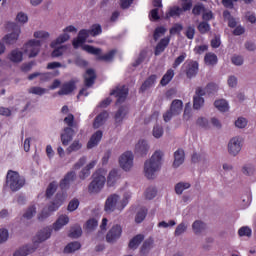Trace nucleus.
<instances>
[{"label":"nucleus","mask_w":256,"mask_h":256,"mask_svg":"<svg viewBox=\"0 0 256 256\" xmlns=\"http://www.w3.org/2000/svg\"><path fill=\"white\" fill-rule=\"evenodd\" d=\"M117 179H119V171L117 169L111 170L108 175V183L113 185Z\"/></svg>","instance_id":"49530a36"},{"label":"nucleus","mask_w":256,"mask_h":256,"mask_svg":"<svg viewBox=\"0 0 256 256\" xmlns=\"http://www.w3.org/2000/svg\"><path fill=\"white\" fill-rule=\"evenodd\" d=\"M174 161L172 163L173 169H179L185 163V150L178 148L173 154Z\"/></svg>","instance_id":"f3484780"},{"label":"nucleus","mask_w":256,"mask_h":256,"mask_svg":"<svg viewBox=\"0 0 256 256\" xmlns=\"http://www.w3.org/2000/svg\"><path fill=\"white\" fill-rule=\"evenodd\" d=\"M79 249H81V243L77 241L71 242L65 246L64 253L66 254L75 253V251H79Z\"/></svg>","instance_id":"f704fd0d"},{"label":"nucleus","mask_w":256,"mask_h":256,"mask_svg":"<svg viewBox=\"0 0 256 256\" xmlns=\"http://www.w3.org/2000/svg\"><path fill=\"white\" fill-rule=\"evenodd\" d=\"M92 181L88 185V192L97 195V193H101L103 188L105 187V183L107 178H105V174L101 172V170L96 171L92 175Z\"/></svg>","instance_id":"39448f33"},{"label":"nucleus","mask_w":256,"mask_h":256,"mask_svg":"<svg viewBox=\"0 0 256 256\" xmlns=\"http://www.w3.org/2000/svg\"><path fill=\"white\" fill-rule=\"evenodd\" d=\"M157 81V75H151L141 86L140 91H147L151 87H155Z\"/></svg>","instance_id":"2f4dec72"},{"label":"nucleus","mask_w":256,"mask_h":256,"mask_svg":"<svg viewBox=\"0 0 256 256\" xmlns=\"http://www.w3.org/2000/svg\"><path fill=\"white\" fill-rule=\"evenodd\" d=\"M185 59H187V53H182L180 56H178L174 63H173V68L177 69V67L179 65H181V63H183V61H185Z\"/></svg>","instance_id":"680f3d73"},{"label":"nucleus","mask_w":256,"mask_h":256,"mask_svg":"<svg viewBox=\"0 0 256 256\" xmlns=\"http://www.w3.org/2000/svg\"><path fill=\"white\" fill-rule=\"evenodd\" d=\"M83 235V230L81 229V226H76L71 229L69 236L73 239H79Z\"/></svg>","instance_id":"8fccbe9b"},{"label":"nucleus","mask_w":256,"mask_h":256,"mask_svg":"<svg viewBox=\"0 0 256 256\" xmlns=\"http://www.w3.org/2000/svg\"><path fill=\"white\" fill-rule=\"evenodd\" d=\"M187 229H189V223L182 221L180 224L177 225L174 231V236L181 237V235H184V233H187Z\"/></svg>","instance_id":"7c9ffc66"},{"label":"nucleus","mask_w":256,"mask_h":256,"mask_svg":"<svg viewBox=\"0 0 256 256\" xmlns=\"http://www.w3.org/2000/svg\"><path fill=\"white\" fill-rule=\"evenodd\" d=\"M83 147V144H81L79 141H74L68 148H67V153L71 154L75 151H79Z\"/></svg>","instance_id":"5fc2aeb1"},{"label":"nucleus","mask_w":256,"mask_h":256,"mask_svg":"<svg viewBox=\"0 0 256 256\" xmlns=\"http://www.w3.org/2000/svg\"><path fill=\"white\" fill-rule=\"evenodd\" d=\"M156 195H157V190L153 187H150L145 191L146 199H149V200L155 199Z\"/></svg>","instance_id":"052dcab7"},{"label":"nucleus","mask_w":256,"mask_h":256,"mask_svg":"<svg viewBox=\"0 0 256 256\" xmlns=\"http://www.w3.org/2000/svg\"><path fill=\"white\" fill-rule=\"evenodd\" d=\"M8 59L12 63H21L23 61V52L19 49H14L9 53Z\"/></svg>","instance_id":"393cba45"},{"label":"nucleus","mask_w":256,"mask_h":256,"mask_svg":"<svg viewBox=\"0 0 256 256\" xmlns=\"http://www.w3.org/2000/svg\"><path fill=\"white\" fill-rule=\"evenodd\" d=\"M244 140L241 136L232 137L227 144V151L230 157H237L243 149Z\"/></svg>","instance_id":"423d86ee"},{"label":"nucleus","mask_w":256,"mask_h":256,"mask_svg":"<svg viewBox=\"0 0 256 256\" xmlns=\"http://www.w3.org/2000/svg\"><path fill=\"white\" fill-rule=\"evenodd\" d=\"M146 217H147V209L142 208L137 212L136 217H135V222L143 223V221L145 220Z\"/></svg>","instance_id":"a18cd8bd"},{"label":"nucleus","mask_w":256,"mask_h":256,"mask_svg":"<svg viewBox=\"0 0 256 256\" xmlns=\"http://www.w3.org/2000/svg\"><path fill=\"white\" fill-rule=\"evenodd\" d=\"M96 77L97 76L95 75V71L93 69H88L84 75V83L86 87H91V85L95 83Z\"/></svg>","instance_id":"cd10ccee"},{"label":"nucleus","mask_w":256,"mask_h":256,"mask_svg":"<svg viewBox=\"0 0 256 256\" xmlns=\"http://www.w3.org/2000/svg\"><path fill=\"white\" fill-rule=\"evenodd\" d=\"M243 175H248L250 177L255 173V166L253 164H246L242 168Z\"/></svg>","instance_id":"3c124183"},{"label":"nucleus","mask_w":256,"mask_h":256,"mask_svg":"<svg viewBox=\"0 0 256 256\" xmlns=\"http://www.w3.org/2000/svg\"><path fill=\"white\" fill-rule=\"evenodd\" d=\"M34 251H35V249H33L29 245H26V246L20 248L19 250H17L14 253V256H27V255H31V253H33Z\"/></svg>","instance_id":"4c0bfd02"},{"label":"nucleus","mask_w":256,"mask_h":256,"mask_svg":"<svg viewBox=\"0 0 256 256\" xmlns=\"http://www.w3.org/2000/svg\"><path fill=\"white\" fill-rule=\"evenodd\" d=\"M69 223V216L67 215H61L57 219V221L53 224L54 231H59V229H62Z\"/></svg>","instance_id":"bb28decb"},{"label":"nucleus","mask_w":256,"mask_h":256,"mask_svg":"<svg viewBox=\"0 0 256 256\" xmlns=\"http://www.w3.org/2000/svg\"><path fill=\"white\" fill-rule=\"evenodd\" d=\"M133 159H135V156H133V152H124L119 158L121 169H123L124 171H131V169H133Z\"/></svg>","instance_id":"9b49d317"},{"label":"nucleus","mask_w":256,"mask_h":256,"mask_svg":"<svg viewBox=\"0 0 256 256\" xmlns=\"http://www.w3.org/2000/svg\"><path fill=\"white\" fill-rule=\"evenodd\" d=\"M203 105H205V99L203 97H200V96L193 97V108L194 109L199 111V109H201V107H203Z\"/></svg>","instance_id":"79ce46f5"},{"label":"nucleus","mask_w":256,"mask_h":256,"mask_svg":"<svg viewBox=\"0 0 256 256\" xmlns=\"http://www.w3.org/2000/svg\"><path fill=\"white\" fill-rule=\"evenodd\" d=\"M143 239H145V236L142 234L136 235L133 239L130 240L129 242V248L130 249H137L141 243H143Z\"/></svg>","instance_id":"72a5a7b5"},{"label":"nucleus","mask_w":256,"mask_h":256,"mask_svg":"<svg viewBox=\"0 0 256 256\" xmlns=\"http://www.w3.org/2000/svg\"><path fill=\"white\" fill-rule=\"evenodd\" d=\"M231 62L233 65H236V67H241V65H243V63H244L243 56L234 55L231 58Z\"/></svg>","instance_id":"13d9d810"},{"label":"nucleus","mask_w":256,"mask_h":256,"mask_svg":"<svg viewBox=\"0 0 256 256\" xmlns=\"http://www.w3.org/2000/svg\"><path fill=\"white\" fill-rule=\"evenodd\" d=\"M183 14V8L179 6H173L169 9L168 13L166 14V18L169 19V17H179Z\"/></svg>","instance_id":"e433bc0d"},{"label":"nucleus","mask_w":256,"mask_h":256,"mask_svg":"<svg viewBox=\"0 0 256 256\" xmlns=\"http://www.w3.org/2000/svg\"><path fill=\"white\" fill-rule=\"evenodd\" d=\"M191 188V183L189 182H179L175 185V193L176 195H183V191Z\"/></svg>","instance_id":"c9c22d12"},{"label":"nucleus","mask_w":256,"mask_h":256,"mask_svg":"<svg viewBox=\"0 0 256 256\" xmlns=\"http://www.w3.org/2000/svg\"><path fill=\"white\" fill-rule=\"evenodd\" d=\"M66 49H67L66 46H60V47L54 49L52 52V57H61V55H63V53H65Z\"/></svg>","instance_id":"338daca9"},{"label":"nucleus","mask_w":256,"mask_h":256,"mask_svg":"<svg viewBox=\"0 0 256 256\" xmlns=\"http://www.w3.org/2000/svg\"><path fill=\"white\" fill-rule=\"evenodd\" d=\"M125 115H127V109L121 107L115 115L116 123H121L125 119Z\"/></svg>","instance_id":"09e8293b"},{"label":"nucleus","mask_w":256,"mask_h":256,"mask_svg":"<svg viewBox=\"0 0 256 256\" xmlns=\"http://www.w3.org/2000/svg\"><path fill=\"white\" fill-rule=\"evenodd\" d=\"M185 35L187 39H193L195 37V26H188Z\"/></svg>","instance_id":"774afa93"},{"label":"nucleus","mask_w":256,"mask_h":256,"mask_svg":"<svg viewBox=\"0 0 256 256\" xmlns=\"http://www.w3.org/2000/svg\"><path fill=\"white\" fill-rule=\"evenodd\" d=\"M51 238V228H44L36 235V243H43Z\"/></svg>","instance_id":"4be33fe9"},{"label":"nucleus","mask_w":256,"mask_h":256,"mask_svg":"<svg viewBox=\"0 0 256 256\" xmlns=\"http://www.w3.org/2000/svg\"><path fill=\"white\" fill-rule=\"evenodd\" d=\"M56 191H57V182L50 183L46 189V197L48 199L53 197Z\"/></svg>","instance_id":"c03bdc74"},{"label":"nucleus","mask_w":256,"mask_h":256,"mask_svg":"<svg viewBox=\"0 0 256 256\" xmlns=\"http://www.w3.org/2000/svg\"><path fill=\"white\" fill-rule=\"evenodd\" d=\"M77 179V173L75 171H69L64 178L60 181V189L62 191H67L71 187V183Z\"/></svg>","instance_id":"dca6fc26"},{"label":"nucleus","mask_w":256,"mask_h":256,"mask_svg":"<svg viewBox=\"0 0 256 256\" xmlns=\"http://www.w3.org/2000/svg\"><path fill=\"white\" fill-rule=\"evenodd\" d=\"M173 77H175V71H173V69L167 70V72L164 74L160 81V85H162V87L169 85V83H171V81L173 80Z\"/></svg>","instance_id":"c756f323"},{"label":"nucleus","mask_w":256,"mask_h":256,"mask_svg":"<svg viewBox=\"0 0 256 256\" xmlns=\"http://www.w3.org/2000/svg\"><path fill=\"white\" fill-rule=\"evenodd\" d=\"M69 33H77L76 27L70 25L64 28L63 33L51 42L50 47L52 49H56L58 45H63V43H67V41L71 39V35Z\"/></svg>","instance_id":"0eeeda50"},{"label":"nucleus","mask_w":256,"mask_h":256,"mask_svg":"<svg viewBox=\"0 0 256 256\" xmlns=\"http://www.w3.org/2000/svg\"><path fill=\"white\" fill-rule=\"evenodd\" d=\"M25 177L21 176L19 172L8 170L6 175V185L13 193L25 187Z\"/></svg>","instance_id":"20e7f679"},{"label":"nucleus","mask_w":256,"mask_h":256,"mask_svg":"<svg viewBox=\"0 0 256 256\" xmlns=\"http://www.w3.org/2000/svg\"><path fill=\"white\" fill-rule=\"evenodd\" d=\"M165 153L162 150H156L150 159L144 162V175L147 179H155V175L161 171Z\"/></svg>","instance_id":"f03ea898"},{"label":"nucleus","mask_w":256,"mask_h":256,"mask_svg":"<svg viewBox=\"0 0 256 256\" xmlns=\"http://www.w3.org/2000/svg\"><path fill=\"white\" fill-rule=\"evenodd\" d=\"M122 233H123V228H121V225L116 224L112 226V228L108 231L106 235L107 243H115L118 239L121 238Z\"/></svg>","instance_id":"ddd939ff"},{"label":"nucleus","mask_w":256,"mask_h":256,"mask_svg":"<svg viewBox=\"0 0 256 256\" xmlns=\"http://www.w3.org/2000/svg\"><path fill=\"white\" fill-rule=\"evenodd\" d=\"M101 25L94 24L90 30H80L78 33V37L73 40L72 45L74 49H79V47H82L83 51H86V53H90V55H96L98 61H113V57H115V53H117L116 50H111L107 54L101 55V48H96L91 45H84L87 41V37L90 35L92 37H97V35H101Z\"/></svg>","instance_id":"f257e3e1"},{"label":"nucleus","mask_w":256,"mask_h":256,"mask_svg":"<svg viewBox=\"0 0 256 256\" xmlns=\"http://www.w3.org/2000/svg\"><path fill=\"white\" fill-rule=\"evenodd\" d=\"M75 91V82L70 81L63 84L62 88L58 91V95H69Z\"/></svg>","instance_id":"a878e982"},{"label":"nucleus","mask_w":256,"mask_h":256,"mask_svg":"<svg viewBox=\"0 0 256 256\" xmlns=\"http://www.w3.org/2000/svg\"><path fill=\"white\" fill-rule=\"evenodd\" d=\"M41 46V40L30 39L24 45L23 50L28 57H37V55H39V51H41Z\"/></svg>","instance_id":"1a4fd4ad"},{"label":"nucleus","mask_w":256,"mask_h":256,"mask_svg":"<svg viewBox=\"0 0 256 256\" xmlns=\"http://www.w3.org/2000/svg\"><path fill=\"white\" fill-rule=\"evenodd\" d=\"M73 137H75V130L73 129H66L61 134V141L63 145H69L70 141H73Z\"/></svg>","instance_id":"b1692460"},{"label":"nucleus","mask_w":256,"mask_h":256,"mask_svg":"<svg viewBox=\"0 0 256 256\" xmlns=\"http://www.w3.org/2000/svg\"><path fill=\"white\" fill-rule=\"evenodd\" d=\"M165 33H167V28L160 26L157 27L154 31V41H159V39H161V37H163V35H165Z\"/></svg>","instance_id":"37998d69"},{"label":"nucleus","mask_w":256,"mask_h":256,"mask_svg":"<svg viewBox=\"0 0 256 256\" xmlns=\"http://www.w3.org/2000/svg\"><path fill=\"white\" fill-rule=\"evenodd\" d=\"M204 61L206 63V65H217V55L215 53H207L204 57Z\"/></svg>","instance_id":"58836bf2"},{"label":"nucleus","mask_w":256,"mask_h":256,"mask_svg":"<svg viewBox=\"0 0 256 256\" xmlns=\"http://www.w3.org/2000/svg\"><path fill=\"white\" fill-rule=\"evenodd\" d=\"M35 215H37V208L35 207V205H32L30 207H28V209L25 211V213L23 214L24 219H33V217H35Z\"/></svg>","instance_id":"a19ab883"},{"label":"nucleus","mask_w":256,"mask_h":256,"mask_svg":"<svg viewBox=\"0 0 256 256\" xmlns=\"http://www.w3.org/2000/svg\"><path fill=\"white\" fill-rule=\"evenodd\" d=\"M181 111H183V101L176 99L173 100L170 106V109L163 114V120L165 123H169L173 117H177V115H181Z\"/></svg>","instance_id":"6e6552de"},{"label":"nucleus","mask_w":256,"mask_h":256,"mask_svg":"<svg viewBox=\"0 0 256 256\" xmlns=\"http://www.w3.org/2000/svg\"><path fill=\"white\" fill-rule=\"evenodd\" d=\"M150 149L151 146L149 145V142L145 139H140L135 144L134 153L135 155H138V157H147Z\"/></svg>","instance_id":"f8f14e48"},{"label":"nucleus","mask_w":256,"mask_h":256,"mask_svg":"<svg viewBox=\"0 0 256 256\" xmlns=\"http://www.w3.org/2000/svg\"><path fill=\"white\" fill-rule=\"evenodd\" d=\"M101 139H103V131L98 130L89 139L87 149H94V147H97V145L101 143Z\"/></svg>","instance_id":"a211bd4d"},{"label":"nucleus","mask_w":256,"mask_h":256,"mask_svg":"<svg viewBox=\"0 0 256 256\" xmlns=\"http://www.w3.org/2000/svg\"><path fill=\"white\" fill-rule=\"evenodd\" d=\"M184 66L186 68V76L188 79H193V77H196L197 73H199V63L197 61H187Z\"/></svg>","instance_id":"2eb2a0df"},{"label":"nucleus","mask_w":256,"mask_h":256,"mask_svg":"<svg viewBox=\"0 0 256 256\" xmlns=\"http://www.w3.org/2000/svg\"><path fill=\"white\" fill-rule=\"evenodd\" d=\"M214 107L221 113H227L229 111V102L225 99H219L214 102Z\"/></svg>","instance_id":"c85d7f7f"},{"label":"nucleus","mask_w":256,"mask_h":256,"mask_svg":"<svg viewBox=\"0 0 256 256\" xmlns=\"http://www.w3.org/2000/svg\"><path fill=\"white\" fill-rule=\"evenodd\" d=\"M33 37L36 41H41V45L51 37V34L46 30H36L33 33Z\"/></svg>","instance_id":"5701e85b"},{"label":"nucleus","mask_w":256,"mask_h":256,"mask_svg":"<svg viewBox=\"0 0 256 256\" xmlns=\"http://www.w3.org/2000/svg\"><path fill=\"white\" fill-rule=\"evenodd\" d=\"M66 199H67V192H64V191L58 192L53 201L56 204V209H59V207H61V205L65 203Z\"/></svg>","instance_id":"473e14b6"},{"label":"nucleus","mask_w":256,"mask_h":256,"mask_svg":"<svg viewBox=\"0 0 256 256\" xmlns=\"http://www.w3.org/2000/svg\"><path fill=\"white\" fill-rule=\"evenodd\" d=\"M169 43H171V37L167 36L162 38L158 44L156 45L155 48V55H161V53H163V51H165V49H167V47L169 46Z\"/></svg>","instance_id":"aec40b11"},{"label":"nucleus","mask_w":256,"mask_h":256,"mask_svg":"<svg viewBox=\"0 0 256 256\" xmlns=\"http://www.w3.org/2000/svg\"><path fill=\"white\" fill-rule=\"evenodd\" d=\"M109 118V113L107 111L101 112L96 118L94 119V129H99V127H103L105 125V121Z\"/></svg>","instance_id":"412c9836"},{"label":"nucleus","mask_w":256,"mask_h":256,"mask_svg":"<svg viewBox=\"0 0 256 256\" xmlns=\"http://www.w3.org/2000/svg\"><path fill=\"white\" fill-rule=\"evenodd\" d=\"M121 197L117 194H111L107 197L104 205V211L106 213H113L114 211H123L127 207L129 196H125V199L120 201Z\"/></svg>","instance_id":"7ed1b4c3"},{"label":"nucleus","mask_w":256,"mask_h":256,"mask_svg":"<svg viewBox=\"0 0 256 256\" xmlns=\"http://www.w3.org/2000/svg\"><path fill=\"white\" fill-rule=\"evenodd\" d=\"M99 226V222L95 218H91L86 222V231L88 233H91V231H95L97 227Z\"/></svg>","instance_id":"ea45409f"},{"label":"nucleus","mask_w":256,"mask_h":256,"mask_svg":"<svg viewBox=\"0 0 256 256\" xmlns=\"http://www.w3.org/2000/svg\"><path fill=\"white\" fill-rule=\"evenodd\" d=\"M36 77H40L41 81H47V79H49V73H39V72H35L33 74H31L28 79L30 81H33V79H35Z\"/></svg>","instance_id":"6e6d98bb"},{"label":"nucleus","mask_w":256,"mask_h":256,"mask_svg":"<svg viewBox=\"0 0 256 256\" xmlns=\"http://www.w3.org/2000/svg\"><path fill=\"white\" fill-rule=\"evenodd\" d=\"M249 121L245 117H238L237 120L235 121V127L237 129H245L247 127Z\"/></svg>","instance_id":"de8ad7c7"},{"label":"nucleus","mask_w":256,"mask_h":256,"mask_svg":"<svg viewBox=\"0 0 256 256\" xmlns=\"http://www.w3.org/2000/svg\"><path fill=\"white\" fill-rule=\"evenodd\" d=\"M192 231L195 235H203L207 232V224L201 220H196L192 223Z\"/></svg>","instance_id":"6ab92c4d"},{"label":"nucleus","mask_w":256,"mask_h":256,"mask_svg":"<svg viewBox=\"0 0 256 256\" xmlns=\"http://www.w3.org/2000/svg\"><path fill=\"white\" fill-rule=\"evenodd\" d=\"M110 95H115L117 98V103H123L129 95V88L125 85L117 86L114 90L110 92Z\"/></svg>","instance_id":"4468645a"},{"label":"nucleus","mask_w":256,"mask_h":256,"mask_svg":"<svg viewBox=\"0 0 256 256\" xmlns=\"http://www.w3.org/2000/svg\"><path fill=\"white\" fill-rule=\"evenodd\" d=\"M217 91H219V85H217L216 83H209L206 86V92L208 94L217 93Z\"/></svg>","instance_id":"69168bd1"},{"label":"nucleus","mask_w":256,"mask_h":256,"mask_svg":"<svg viewBox=\"0 0 256 256\" xmlns=\"http://www.w3.org/2000/svg\"><path fill=\"white\" fill-rule=\"evenodd\" d=\"M153 247V238H149L144 241L141 251L142 253H148Z\"/></svg>","instance_id":"864d4df0"},{"label":"nucleus","mask_w":256,"mask_h":256,"mask_svg":"<svg viewBox=\"0 0 256 256\" xmlns=\"http://www.w3.org/2000/svg\"><path fill=\"white\" fill-rule=\"evenodd\" d=\"M251 228L247 227V226H243L238 230V235L240 237H251Z\"/></svg>","instance_id":"4d7b16f0"},{"label":"nucleus","mask_w":256,"mask_h":256,"mask_svg":"<svg viewBox=\"0 0 256 256\" xmlns=\"http://www.w3.org/2000/svg\"><path fill=\"white\" fill-rule=\"evenodd\" d=\"M8 27L12 28V32L6 34L2 38V41L6 45H15V43H17V41H19V35H21V27L17 26V24H15V23L8 24Z\"/></svg>","instance_id":"9d476101"},{"label":"nucleus","mask_w":256,"mask_h":256,"mask_svg":"<svg viewBox=\"0 0 256 256\" xmlns=\"http://www.w3.org/2000/svg\"><path fill=\"white\" fill-rule=\"evenodd\" d=\"M85 163H87V157L83 156L73 165L74 171H79Z\"/></svg>","instance_id":"e2e57ef3"},{"label":"nucleus","mask_w":256,"mask_h":256,"mask_svg":"<svg viewBox=\"0 0 256 256\" xmlns=\"http://www.w3.org/2000/svg\"><path fill=\"white\" fill-rule=\"evenodd\" d=\"M79 208V199H72L69 204H68V211H70V213H72V211H77V209Z\"/></svg>","instance_id":"bf43d9fd"},{"label":"nucleus","mask_w":256,"mask_h":256,"mask_svg":"<svg viewBox=\"0 0 256 256\" xmlns=\"http://www.w3.org/2000/svg\"><path fill=\"white\" fill-rule=\"evenodd\" d=\"M28 93H31L32 95H39V96H41V95H45V93H47V89L34 86V87H31L28 90Z\"/></svg>","instance_id":"603ef678"},{"label":"nucleus","mask_w":256,"mask_h":256,"mask_svg":"<svg viewBox=\"0 0 256 256\" xmlns=\"http://www.w3.org/2000/svg\"><path fill=\"white\" fill-rule=\"evenodd\" d=\"M210 29H211V26L207 22H201L198 25V31H200V33H202V34L208 33V31H210Z\"/></svg>","instance_id":"0e129e2a"}]
</instances>
